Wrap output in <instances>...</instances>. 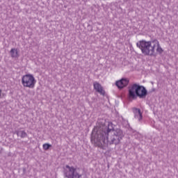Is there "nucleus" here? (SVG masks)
I'll list each match as a JSON object with an SVG mask.
<instances>
[{"mask_svg": "<svg viewBox=\"0 0 178 178\" xmlns=\"http://www.w3.org/2000/svg\"><path fill=\"white\" fill-rule=\"evenodd\" d=\"M108 136V134H106V132L99 131L98 130V128L95 127L92 133L91 142L94 143L96 147H99L104 149V147H105L106 143L109 141Z\"/></svg>", "mask_w": 178, "mask_h": 178, "instance_id": "obj_1", "label": "nucleus"}, {"mask_svg": "<svg viewBox=\"0 0 178 178\" xmlns=\"http://www.w3.org/2000/svg\"><path fill=\"white\" fill-rule=\"evenodd\" d=\"M156 45L155 40L152 41L140 40L136 43V46L145 56H154Z\"/></svg>", "mask_w": 178, "mask_h": 178, "instance_id": "obj_2", "label": "nucleus"}, {"mask_svg": "<svg viewBox=\"0 0 178 178\" xmlns=\"http://www.w3.org/2000/svg\"><path fill=\"white\" fill-rule=\"evenodd\" d=\"M147 92L145 87L135 83L129 88L128 97L129 99H136L137 97L138 98H145Z\"/></svg>", "mask_w": 178, "mask_h": 178, "instance_id": "obj_3", "label": "nucleus"}, {"mask_svg": "<svg viewBox=\"0 0 178 178\" xmlns=\"http://www.w3.org/2000/svg\"><path fill=\"white\" fill-rule=\"evenodd\" d=\"M23 87L26 88H34L37 83V80L34 75L31 74H26L23 75L21 79Z\"/></svg>", "mask_w": 178, "mask_h": 178, "instance_id": "obj_4", "label": "nucleus"}, {"mask_svg": "<svg viewBox=\"0 0 178 178\" xmlns=\"http://www.w3.org/2000/svg\"><path fill=\"white\" fill-rule=\"evenodd\" d=\"M112 134V136L110 137L111 144H115V145H118V144L120 143V140H122L124 137L123 131L120 129H118L115 131H113Z\"/></svg>", "mask_w": 178, "mask_h": 178, "instance_id": "obj_5", "label": "nucleus"}, {"mask_svg": "<svg viewBox=\"0 0 178 178\" xmlns=\"http://www.w3.org/2000/svg\"><path fill=\"white\" fill-rule=\"evenodd\" d=\"M65 176L67 178H80L81 175L76 172V168L66 165L64 170Z\"/></svg>", "mask_w": 178, "mask_h": 178, "instance_id": "obj_6", "label": "nucleus"}, {"mask_svg": "<svg viewBox=\"0 0 178 178\" xmlns=\"http://www.w3.org/2000/svg\"><path fill=\"white\" fill-rule=\"evenodd\" d=\"M129 79H122L119 81H117L115 82V86L119 88L120 90H122V88H124V87H127L129 86Z\"/></svg>", "mask_w": 178, "mask_h": 178, "instance_id": "obj_7", "label": "nucleus"}, {"mask_svg": "<svg viewBox=\"0 0 178 178\" xmlns=\"http://www.w3.org/2000/svg\"><path fill=\"white\" fill-rule=\"evenodd\" d=\"M93 88L94 90H95L96 92H98L101 95H105V90H104L102 85H101V83H99V82H94Z\"/></svg>", "mask_w": 178, "mask_h": 178, "instance_id": "obj_8", "label": "nucleus"}, {"mask_svg": "<svg viewBox=\"0 0 178 178\" xmlns=\"http://www.w3.org/2000/svg\"><path fill=\"white\" fill-rule=\"evenodd\" d=\"M133 112L135 115L136 119H138L139 122L143 120V113H141V111H140V108H133Z\"/></svg>", "mask_w": 178, "mask_h": 178, "instance_id": "obj_9", "label": "nucleus"}, {"mask_svg": "<svg viewBox=\"0 0 178 178\" xmlns=\"http://www.w3.org/2000/svg\"><path fill=\"white\" fill-rule=\"evenodd\" d=\"M154 42H156L157 44L154 47V53L156 49L158 54H162V52H163V49H162V47H161V44H159V41H158L157 40H154Z\"/></svg>", "mask_w": 178, "mask_h": 178, "instance_id": "obj_10", "label": "nucleus"}, {"mask_svg": "<svg viewBox=\"0 0 178 178\" xmlns=\"http://www.w3.org/2000/svg\"><path fill=\"white\" fill-rule=\"evenodd\" d=\"M10 54L11 56V58H19V51L16 48H13L10 51Z\"/></svg>", "mask_w": 178, "mask_h": 178, "instance_id": "obj_11", "label": "nucleus"}, {"mask_svg": "<svg viewBox=\"0 0 178 178\" xmlns=\"http://www.w3.org/2000/svg\"><path fill=\"white\" fill-rule=\"evenodd\" d=\"M111 134L113 133V124L111 122H109L108 124V129H107V133H111Z\"/></svg>", "mask_w": 178, "mask_h": 178, "instance_id": "obj_12", "label": "nucleus"}, {"mask_svg": "<svg viewBox=\"0 0 178 178\" xmlns=\"http://www.w3.org/2000/svg\"><path fill=\"white\" fill-rule=\"evenodd\" d=\"M51 145L48 144V143H44L43 145V149H44V151H48V149H49V148H51Z\"/></svg>", "mask_w": 178, "mask_h": 178, "instance_id": "obj_13", "label": "nucleus"}, {"mask_svg": "<svg viewBox=\"0 0 178 178\" xmlns=\"http://www.w3.org/2000/svg\"><path fill=\"white\" fill-rule=\"evenodd\" d=\"M20 136H21L22 138H24V137H27V134L26 133V131H22L20 132Z\"/></svg>", "mask_w": 178, "mask_h": 178, "instance_id": "obj_14", "label": "nucleus"}, {"mask_svg": "<svg viewBox=\"0 0 178 178\" xmlns=\"http://www.w3.org/2000/svg\"><path fill=\"white\" fill-rule=\"evenodd\" d=\"M2 98V90L0 89V99Z\"/></svg>", "mask_w": 178, "mask_h": 178, "instance_id": "obj_15", "label": "nucleus"}]
</instances>
